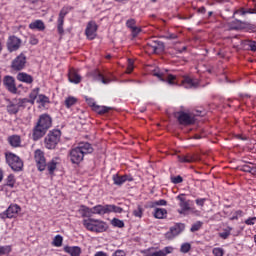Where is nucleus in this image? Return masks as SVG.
<instances>
[{
  "label": "nucleus",
  "mask_w": 256,
  "mask_h": 256,
  "mask_svg": "<svg viewBox=\"0 0 256 256\" xmlns=\"http://www.w3.org/2000/svg\"><path fill=\"white\" fill-rule=\"evenodd\" d=\"M50 127H53V118L49 114H41L39 119L32 130V139L33 141H39L43 139Z\"/></svg>",
  "instance_id": "obj_1"
},
{
  "label": "nucleus",
  "mask_w": 256,
  "mask_h": 256,
  "mask_svg": "<svg viewBox=\"0 0 256 256\" xmlns=\"http://www.w3.org/2000/svg\"><path fill=\"white\" fill-rule=\"evenodd\" d=\"M93 153V145L89 142H80L69 151V158L73 165H79L85 159V155Z\"/></svg>",
  "instance_id": "obj_2"
},
{
  "label": "nucleus",
  "mask_w": 256,
  "mask_h": 256,
  "mask_svg": "<svg viewBox=\"0 0 256 256\" xmlns=\"http://www.w3.org/2000/svg\"><path fill=\"white\" fill-rule=\"evenodd\" d=\"M5 159L7 165L12 169V171H15V173L23 171L24 163L19 156L12 152H8L5 154Z\"/></svg>",
  "instance_id": "obj_3"
},
{
  "label": "nucleus",
  "mask_w": 256,
  "mask_h": 256,
  "mask_svg": "<svg viewBox=\"0 0 256 256\" xmlns=\"http://www.w3.org/2000/svg\"><path fill=\"white\" fill-rule=\"evenodd\" d=\"M61 141V130L50 131L44 139V145L46 149H55Z\"/></svg>",
  "instance_id": "obj_4"
},
{
  "label": "nucleus",
  "mask_w": 256,
  "mask_h": 256,
  "mask_svg": "<svg viewBox=\"0 0 256 256\" xmlns=\"http://www.w3.org/2000/svg\"><path fill=\"white\" fill-rule=\"evenodd\" d=\"M73 9L72 6H64L59 13L57 20V31L59 35H64L65 30L63 29V25H65V16L69 15V12Z\"/></svg>",
  "instance_id": "obj_5"
},
{
  "label": "nucleus",
  "mask_w": 256,
  "mask_h": 256,
  "mask_svg": "<svg viewBox=\"0 0 256 256\" xmlns=\"http://www.w3.org/2000/svg\"><path fill=\"white\" fill-rule=\"evenodd\" d=\"M21 211V206L17 204H11L4 212L0 213V219L5 221V219H15Z\"/></svg>",
  "instance_id": "obj_6"
},
{
  "label": "nucleus",
  "mask_w": 256,
  "mask_h": 256,
  "mask_svg": "<svg viewBox=\"0 0 256 256\" xmlns=\"http://www.w3.org/2000/svg\"><path fill=\"white\" fill-rule=\"evenodd\" d=\"M22 44L23 40H21V38L11 35L8 37L6 42L7 51L9 53H15V51H19V49H21Z\"/></svg>",
  "instance_id": "obj_7"
},
{
  "label": "nucleus",
  "mask_w": 256,
  "mask_h": 256,
  "mask_svg": "<svg viewBox=\"0 0 256 256\" xmlns=\"http://www.w3.org/2000/svg\"><path fill=\"white\" fill-rule=\"evenodd\" d=\"M34 161L38 171H45L47 169V159L45 158V152L41 149L34 151Z\"/></svg>",
  "instance_id": "obj_8"
},
{
  "label": "nucleus",
  "mask_w": 256,
  "mask_h": 256,
  "mask_svg": "<svg viewBox=\"0 0 256 256\" xmlns=\"http://www.w3.org/2000/svg\"><path fill=\"white\" fill-rule=\"evenodd\" d=\"M173 253V247L166 246L162 250L155 251L154 247L142 250L143 256H167Z\"/></svg>",
  "instance_id": "obj_9"
},
{
  "label": "nucleus",
  "mask_w": 256,
  "mask_h": 256,
  "mask_svg": "<svg viewBox=\"0 0 256 256\" xmlns=\"http://www.w3.org/2000/svg\"><path fill=\"white\" fill-rule=\"evenodd\" d=\"M177 120L180 125L189 127V125H195V116L187 112L180 111L177 113Z\"/></svg>",
  "instance_id": "obj_10"
},
{
  "label": "nucleus",
  "mask_w": 256,
  "mask_h": 256,
  "mask_svg": "<svg viewBox=\"0 0 256 256\" xmlns=\"http://www.w3.org/2000/svg\"><path fill=\"white\" fill-rule=\"evenodd\" d=\"M176 199L179 201V207L181 208L178 210L180 215H185L187 211H191V200H187V198H185V194H179Z\"/></svg>",
  "instance_id": "obj_11"
},
{
  "label": "nucleus",
  "mask_w": 256,
  "mask_h": 256,
  "mask_svg": "<svg viewBox=\"0 0 256 256\" xmlns=\"http://www.w3.org/2000/svg\"><path fill=\"white\" fill-rule=\"evenodd\" d=\"M27 65V56L20 53L11 63V69L13 71H23V68Z\"/></svg>",
  "instance_id": "obj_12"
},
{
  "label": "nucleus",
  "mask_w": 256,
  "mask_h": 256,
  "mask_svg": "<svg viewBox=\"0 0 256 256\" xmlns=\"http://www.w3.org/2000/svg\"><path fill=\"white\" fill-rule=\"evenodd\" d=\"M185 231V224L176 223L170 227L169 231L166 233V239H175L177 235H181Z\"/></svg>",
  "instance_id": "obj_13"
},
{
  "label": "nucleus",
  "mask_w": 256,
  "mask_h": 256,
  "mask_svg": "<svg viewBox=\"0 0 256 256\" xmlns=\"http://www.w3.org/2000/svg\"><path fill=\"white\" fill-rule=\"evenodd\" d=\"M112 181L114 185H117L118 187H121L124 183H131L134 181V178L131 174H124V175H119V174H114L112 176Z\"/></svg>",
  "instance_id": "obj_14"
},
{
  "label": "nucleus",
  "mask_w": 256,
  "mask_h": 256,
  "mask_svg": "<svg viewBox=\"0 0 256 256\" xmlns=\"http://www.w3.org/2000/svg\"><path fill=\"white\" fill-rule=\"evenodd\" d=\"M97 29H98V26H97V23H95V21L88 22L85 30V35L87 39H89L90 41H93V39L97 37Z\"/></svg>",
  "instance_id": "obj_15"
},
{
  "label": "nucleus",
  "mask_w": 256,
  "mask_h": 256,
  "mask_svg": "<svg viewBox=\"0 0 256 256\" xmlns=\"http://www.w3.org/2000/svg\"><path fill=\"white\" fill-rule=\"evenodd\" d=\"M153 75L154 77L160 79V81H165L166 83H168V85L177 84V76L173 74H163L161 72H155Z\"/></svg>",
  "instance_id": "obj_16"
},
{
  "label": "nucleus",
  "mask_w": 256,
  "mask_h": 256,
  "mask_svg": "<svg viewBox=\"0 0 256 256\" xmlns=\"http://www.w3.org/2000/svg\"><path fill=\"white\" fill-rule=\"evenodd\" d=\"M3 83L9 93L17 95V85H15V78L13 76H5Z\"/></svg>",
  "instance_id": "obj_17"
},
{
  "label": "nucleus",
  "mask_w": 256,
  "mask_h": 256,
  "mask_svg": "<svg viewBox=\"0 0 256 256\" xmlns=\"http://www.w3.org/2000/svg\"><path fill=\"white\" fill-rule=\"evenodd\" d=\"M181 84L185 89H193V87H198L199 86V80L195 78H191L189 76H184Z\"/></svg>",
  "instance_id": "obj_18"
},
{
  "label": "nucleus",
  "mask_w": 256,
  "mask_h": 256,
  "mask_svg": "<svg viewBox=\"0 0 256 256\" xmlns=\"http://www.w3.org/2000/svg\"><path fill=\"white\" fill-rule=\"evenodd\" d=\"M179 163H195L197 161V154L195 153H186L177 156Z\"/></svg>",
  "instance_id": "obj_19"
},
{
  "label": "nucleus",
  "mask_w": 256,
  "mask_h": 256,
  "mask_svg": "<svg viewBox=\"0 0 256 256\" xmlns=\"http://www.w3.org/2000/svg\"><path fill=\"white\" fill-rule=\"evenodd\" d=\"M39 91H41L40 87L32 89V91L29 94V99L23 98L20 100V103H31V105H35V100L37 99V97H39Z\"/></svg>",
  "instance_id": "obj_20"
},
{
  "label": "nucleus",
  "mask_w": 256,
  "mask_h": 256,
  "mask_svg": "<svg viewBox=\"0 0 256 256\" xmlns=\"http://www.w3.org/2000/svg\"><path fill=\"white\" fill-rule=\"evenodd\" d=\"M81 80L82 78L81 75H79V72L74 68H71L68 73V81H70V83H74V85H79Z\"/></svg>",
  "instance_id": "obj_21"
},
{
  "label": "nucleus",
  "mask_w": 256,
  "mask_h": 256,
  "mask_svg": "<svg viewBox=\"0 0 256 256\" xmlns=\"http://www.w3.org/2000/svg\"><path fill=\"white\" fill-rule=\"evenodd\" d=\"M148 45L151 46L153 53H161L165 51V44L159 40H152Z\"/></svg>",
  "instance_id": "obj_22"
},
{
  "label": "nucleus",
  "mask_w": 256,
  "mask_h": 256,
  "mask_svg": "<svg viewBox=\"0 0 256 256\" xmlns=\"http://www.w3.org/2000/svg\"><path fill=\"white\" fill-rule=\"evenodd\" d=\"M16 79L21 83H26L27 85H31V83L34 81L33 76L27 74L26 72H19Z\"/></svg>",
  "instance_id": "obj_23"
},
{
  "label": "nucleus",
  "mask_w": 256,
  "mask_h": 256,
  "mask_svg": "<svg viewBox=\"0 0 256 256\" xmlns=\"http://www.w3.org/2000/svg\"><path fill=\"white\" fill-rule=\"evenodd\" d=\"M108 213V204L107 205H96L92 207V215H107Z\"/></svg>",
  "instance_id": "obj_24"
},
{
  "label": "nucleus",
  "mask_w": 256,
  "mask_h": 256,
  "mask_svg": "<svg viewBox=\"0 0 256 256\" xmlns=\"http://www.w3.org/2000/svg\"><path fill=\"white\" fill-rule=\"evenodd\" d=\"M64 252L70 256H81V247L79 246H65Z\"/></svg>",
  "instance_id": "obj_25"
},
{
  "label": "nucleus",
  "mask_w": 256,
  "mask_h": 256,
  "mask_svg": "<svg viewBox=\"0 0 256 256\" xmlns=\"http://www.w3.org/2000/svg\"><path fill=\"white\" fill-rule=\"evenodd\" d=\"M105 231H107V224L101 220H95L93 233H103Z\"/></svg>",
  "instance_id": "obj_26"
},
{
  "label": "nucleus",
  "mask_w": 256,
  "mask_h": 256,
  "mask_svg": "<svg viewBox=\"0 0 256 256\" xmlns=\"http://www.w3.org/2000/svg\"><path fill=\"white\" fill-rule=\"evenodd\" d=\"M29 29L36 31H45V23L43 20H35L29 24Z\"/></svg>",
  "instance_id": "obj_27"
},
{
  "label": "nucleus",
  "mask_w": 256,
  "mask_h": 256,
  "mask_svg": "<svg viewBox=\"0 0 256 256\" xmlns=\"http://www.w3.org/2000/svg\"><path fill=\"white\" fill-rule=\"evenodd\" d=\"M93 79L94 81H101V83H103L104 85H109V83L111 82L110 78H105V76L99 71H95L93 73Z\"/></svg>",
  "instance_id": "obj_28"
},
{
  "label": "nucleus",
  "mask_w": 256,
  "mask_h": 256,
  "mask_svg": "<svg viewBox=\"0 0 256 256\" xmlns=\"http://www.w3.org/2000/svg\"><path fill=\"white\" fill-rule=\"evenodd\" d=\"M8 143L11 147H20L21 146V136L19 135H12L8 137Z\"/></svg>",
  "instance_id": "obj_29"
},
{
  "label": "nucleus",
  "mask_w": 256,
  "mask_h": 256,
  "mask_svg": "<svg viewBox=\"0 0 256 256\" xmlns=\"http://www.w3.org/2000/svg\"><path fill=\"white\" fill-rule=\"evenodd\" d=\"M21 107V105L19 104H13V103H9L6 106V111L9 115H17L19 113V108Z\"/></svg>",
  "instance_id": "obj_30"
},
{
  "label": "nucleus",
  "mask_w": 256,
  "mask_h": 256,
  "mask_svg": "<svg viewBox=\"0 0 256 256\" xmlns=\"http://www.w3.org/2000/svg\"><path fill=\"white\" fill-rule=\"evenodd\" d=\"M111 109H112L111 107L100 106V105L96 104L93 111H94V113H97L98 115H107V113H109V111H111Z\"/></svg>",
  "instance_id": "obj_31"
},
{
  "label": "nucleus",
  "mask_w": 256,
  "mask_h": 256,
  "mask_svg": "<svg viewBox=\"0 0 256 256\" xmlns=\"http://www.w3.org/2000/svg\"><path fill=\"white\" fill-rule=\"evenodd\" d=\"M78 101L79 100L75 98V96H68L64 101V105L66 109H71V107H74V105H77Z\"/></svg>",
  "instance_id": "obj_32"
},
{
  "label": "nucleus",
  "mask_w": 256,
  "mask_h": 256,
  "mask_svg": "<svg viewBox=\"0 0 256 256\" xmlns=\"http://www.w3.org/2000/svg\"><path fill=\"white\" fill-rule=\"evenodd\" d=\"M95 221L96 219H93V218L83 220V225L85 229H87L88 231H92L93 233L95 229Z\"/></svg>",
  "instance_id": "obj_33"
},
{
  "label": "nucleus",
  "mask_w": 256,
  "mask_h": 256,
  "mask_svg": "<svg viewBox=\"0 0 256 256\" xmlns=\"http://www.w3.org/2000/svg\"><path fill=\"white\" fill-rule=\"evenodd\" d=\"M79 213H80V215H82V217H92L93 216L92 208H89L85 205L80 206Z\"/></svg>",
  "instance_id": "obj_34"
},
{
  "label": "nucleus",
  "mask_w": 256,
  "mask_h": 256,
  "mask_svg": "<svg viewBox=\"0 0 256 256\" xmlns=\"http://www.w3.org/2000/svg\"><path fill=\"white\" fill-rule=\"evenodd\" d=\"M231 231H233V227L227 226L226 228L222 229V232L218 233V237L220 239H229L231 237Z\"/></svg>",
  "instance_id": "obj_35"
},
{
  "label": "nucleus",
  "mask_w": 256,
  "mask_h": 256,
  "mask_svg": "<svg viewBox=\"0 0 256 256\" xmlns=\"http://www.w3.org/2000/svg\"><path fill=\"white\" fill-rule=\"evenodd\" d=\"M49 175H53L57 169V158H53L50 162L46 163Z\"/></svg>",
  "instance_id": "obj_36"
},
{
  "label": "nucleus",
  "mask_w": 256,
  "mask_h": 256,
  "mask_svg": "<svg viewBox=\"0 0 256 256\" xmlns=\"http://www.w3.org/2000/svg\"><path fill=\"white\" fill-rule=\"evenodd\" d=\"M154 217L156 219H165V217H167V209H165V208H156L154 210Z\"/></svg>",
  "instance_id": "obj_37"
},
{
  "label": "nucleus",
  "mask_w": 256,
  "mask_h": 256,
  "mask_svg": "<svg viewBox=\"0 0 256 256\" xmlns=\"http://www.w3.org/2000/svg\"><path fill=\"white\" fill-rule=\"evenodd\" d=\"M240 217H245V212H243V210H236L232 213V216L229 217V221H239Z\"/></svg>",
  "instance_id": "obj_38"
},
{
  "label": "nucleus",
  "mask_w": 256,
  "mask_h": 256,
  "mask_svg": "<svg viewBox=\"0 0 256 256\" xmlns=\"http://www.w3.org/2000/svg\"><path fill=\"white\" fill-rule=\"evenodd\" d=\"M15 183H16L15 175L13 174L8 175L6 179V186L10 187V189H13V187H15Z\"/></svg>",
  "instance_id": "obj_39"
},
{
  "label": "nucleus",
  "mask_w": 256,
  "mask_h": 256,
  "mask_svg": "<svg viewBox=\"0 0 256 256\" xmlns=\"http://www.w3.org/2000/svg\"><path fill=\"white\" fill-rule=\"evenodd\" d=\"M54 247H61L63 245V236L56 235L52 241Z\"/></svg>",
  "instance_id": "obj_40"
},
{
  "label": "nucleus",
  "mask_w": 256,
  "mask_h": 256,
  "mask_svg": "<svg viewBox=\"0 0 256 256\" xmlns=\"http://www.w3.org/2000/svg\"><path fill=\"white\" fill-rule=\"evenodd\" d=\"M111 225H113V227H118V229H123V227H125V222H123V220H119L118 218H113Z\"/></svg>",
  "instance_id": "obj_41"
},
{
  "label": "nucleus",
  "mask_w": 256,
  "mask_h": 256,
  "mask_svg": "<svg viewBox=\"0 0 256 256\" xmlns=\"http://www.w3.org/2000/svg\"><path fill=\"white\" fill-rule=\"evenodd\" d=\"M108 213H123V208L108 204Z\"/></svg>",
  "instance_id": "obj_42"
},
{
  "label": "nucleus",
  "mask_w": 256,
  "mask_h": 256,
  "mask_svg": "<svg viewBox=\"0 0 256 256\" xmlns=\"http://www.w3.org/2000/svg\"><path fill=\"white\" fill-rule=\"evenodd\" d=\"M11 251H12L11 245L0 246V256L9 255Z\"/></svg>",
  "instance_id": "obj_43"
},
{
  "label": "nucleus",
  "mask_w": 256,
  "mask_h": 256,
  "mask_svg": "<svg viewBox=\"0 0 256 256\" xmlns=\"http://www.w3.org/2000/svg\"><path fill=\"white\" fill-rule=\"evenodd\" d=\"M235 13H238L239 15H253V13H256V9L255 8H250L245 10L244 8H241L240 10H237Z\"/></svg>",
  "instance_id": "obj_44"
},
{
  "label": "nucleus",
  "mask_w": 256,
  "mask_h": 256,
  "mask_svg": "<svg viewBox=\"0 0 256 256\" xmlns=\"http://www.w3.org/2000/svg\"><path fill=\"white\" fill-rule=\"evenodd\" d=\"M37 103H41L42 105H47V103H50L49 97H47L45 94H39Z\"/></svg>",
  "instance_id": "obj_45"
},
{
  "label": "nucleus",
  "mask_w": 256,
  "mask_h": 256,
  "mask_svg": "<svg viewBox=\"0 0 256 256\" xmlns=\"http://www.w3.org/2000/svg\"><path fill=\"white\" fill-rule=\"evenodd\" d=\"M212 254L214 256H224L225 255V249L221 247H216L212 249Z\"/></svg>",
  "instance_id": "obj_46"
},
{
  "label": "nucleus",
  "mask_w": 256,
  "mask_h": 256,
  "mask_svg": "<svg viewBox=\"0 0 256 256\" xmlns=\"http://www.w3.org/2000/svg\"><path fill=\"white\" fill-rule=\"evenodd\" d=\"M202 227H203V222L197 221L196 223H194V224L191 226L190 231H191L192 233H195V232L199 231V229H201Z\"/></svg>",
  "instance_id": "obj_47"
},
{
  "label": "nucleus",
  "mask_w": 256,
  "mask_h": 256,
  "mask_svg": "<svg viewBox=\"0 0 256 256\" xmlns=\"http://www.w3.org/2000/svg\"><path fill=\"white\" fill-rule=\"evenodd\" d=\"M128 65H127V68H126V73L128 75H130V73H133V69H135L134 67V62H133V59L131 58H128Z\"/></svg>",
  "instance_id": "obj_48"
},
{
  "label": "nucleus",
  "mask_w": 256,
  "mask_h": 256,
  "mask_svg": "<svg viewBox=\"0 0 256 256\" xmlns=\"http://www.w3.org/2000/svg\"><path fill=\"white\" fill-rule=\"evenodd\" d=\"M191 251V244L186 242L183 243L180 247V252L181 253H189Z\"/></svg>",
  "instance_id": "obj_49"
},
{
  "label": "nucleus",
  "mask_w": 256,
  "mask_h": 256,
  "mask_svg": "<svg viewBox=\"0 0 256 256\" xmlns=\"http://www.w3.org/2000/svg\"><path fill=\"white\" fill-rule=\"evenodd\" d=\"M136 25H137V21L133 18H130L126 21V27L130 30L137 27Z\"/></svg>",
  "instance_id": "obj_50"
},
{
  "label": "nucleus",
  "mask_w": 256,
  "mask_h": 256,
  "mask_svg": "<svg viewBox=\"0 0 256 256\" xmlns=\"http://www.w3.org/2000/svg\"><path fill=\"white\" fill-rule=\"evenodd\" d=\"M133 215L134 217H139V219H141V217H143V207H141V205H138L137 209L133 211Z\"/></svg>",
  "instance_id": "obj_51"
},
{
  "label": "nucleus",
  "mask_w": 256,
  "mask_h": 256,
  "mask_svg": "<svg viewBox=\"0 0 256 256\" xmlns=\"http://www.w3.org/2000/svg\"><path fill=\"white\" fill-rule=\"evenodd\" d=\"M85 101L87 103V105L89 107H91L92 111L95 109V107L97 106V103L95 102V99L93 98H89V97H86L85 98Z\"/></svg>",
  "instance_id": "obj_52"
},
{
  "label": "nucleus",
  "mask_w": 256,
  "mask_h": 256,
  "mask_svg": "<svg viewBox=\"0 0 256 256\" xmlns=\"http://www.w3.org/2000/svg\"><path fill=\"white\" fill-rule=\"evenodd\" d=\"M131 31V36L133 37V39H135L136 37L139 36V33H141V28L135 26L134 28L130 29Z\"/></svg>",
  "instance_id": "obj_53"
},
{
  "label": "nucleus",
  "mask_w": 256,
  "mask_h": 256,
  "mask_svg": "<svg viewBox=\"0 0 256 256\" xmlns=\"http://www.w3.org/2000/svg\"><path fill=\"white\" fill-rule=\"evenodd\" d=\"M171 183H174V185H179V183H183V177L181 176H174L171 178Z\"/></svg>",
  "instance_id": "obj_54"
},
{
  "label": "nucleus",
  "mask_w": 256,
  "mask_h": 256,
  "mask_svg": "<svg viewBox=\"0 0 256 256\" xmlns=\"http://www.w3.org/2000/svg\"><path fill=\"white\" fill-rule=\"evenodd\" d=\"M205 201H207V198H198L195 200V203L198 205V207H204Z\"/></svg>",
  "instance_id": "obj_55"
},
{
  "label": "nucleus",
  "mask_w": 256,
  "mask_h": 256,
  "mask_svg": "<svg viewBox=\"0 0 256 256\" xmlns=\"http://www.w3.org/2000/svg\"><path fill=\"white\" fill-rule=\"evenodd\" d=\"M245 225H255L256 217H249L244 221Z\"/></svg>",
  "instance_id": "obj_56"
},
{
  "label": "nucleus",
  "mask_w": 256,
  "mask_h": 256,
  "mask_svg": "<svg viewBox=\"0 0 256 256\" xmlns=\"http://www.w3.org/2000/svg\"><path fill=\"white\" fill-rule=\"evenodd\" d=\"M29 43L30 45H37L39 43V39H37V37L35 36H31L29 39Z\"/></svg>",
  "instance_id": "obj_57"
},
{
  "label": "nucleus",
  "mask_w": 256,
  "mask_h": 256,
  "mask_svg": "<svg viewBox=\"0 0 256 256\" xmlns=\"http://www.w3.org/2000/svg\"><path fill=\"white\" fill-rule=\"evenodd\" d=\"M242 171H244L245 173H251V171H253V167H251L249 165H243Z\"/></svg>",
  "instance_id": "obj_58"
},
{
  "label": "nucleus",
  "mask_w": 256,
  "mask_h": 256,
  "mask_svg": "<svg viewBox=\"0 0 256 256\" xmlns=\"http://www.w3.org/2000/svg\"><path fill=\"white\" fill-rule=\"evenodd\" d=\"M154 205L165 206V205H167V201H166V200H163V199H160V200H158V201H155V202H154Z\"/></svg>",
  "instance_id": "obj_59"
},
{
  "label": "nucleus",
  "mask_w": 256,
  "mask_h": 256,
  "mask_svg": "<svg viewBox=\"0 0 256 256\" xmlns=\"http://www.w3.org/2000/svg\"><path fill=\"white\" fill-rule=\"evenodd\" d=\"M235 139H239L240 141H247V136H243L242 134H236Z\"/></svg>",
  "instance_id": "obj_60"
},
{
  "label": "nucleus",
  "mask_w": 256,
  "mask_h": 256,
  "mask_svg": "<svg viewBox=\"0 0 256 256\" xmlns=\"http://www.w3.org/2000/svg\"><path fill=\"white\" fill-rule=\"evenodd\" d=\"M249 47H250V51L256 52V42L255 41L250 42Z\"/></svg>",
  "instance_id": "obj_61"
},
{
  "label": "nucleus",
  "mask_w": 256,
  "mask_h": 256,
  "mask_svg": "<svg viewBox=\"0 0 256 256\" xmlns=\"http://www.w3.org/2000/svg\"><path fill=\"white\" fill-rule=\"evenodd\" d=\"M197 11H198V13H201L202 15H205V13H207V9L204 6L198 8Z\"/></svg>",
  "instance_id": "obj_62"
},
{
  "label": "nucleus",
  "mask_w": 256,
  "mask_h": 256,
  "mask_svg": "<svg viewBox=\"0 0 256 256\" xmlns=\"http://www.w3.org/2000/svg\"><path fill=\"white\" fill-rule=\"evenodd\" d=\"M188 211H191V213H193L194 215H201V212L195 208H191V210Z\"/></svg>",
  "instance_id": "obj_63"
},
{
  "label": "nucleus",
  "mask_w": 256,
  "mask_h": 256,
  "mask_svg": "<svg viewBox=\"0 0 256 256\" xmlns=\"http://www.w3.org/2000/svg\"><path fill=\"white\" fill-rule=\"evenodd\" d=\"M94 256H107V253L103 252V251H98L94 254Z\"/></svg>",
  "instance_id": "obj_64"
}]
</instances>
